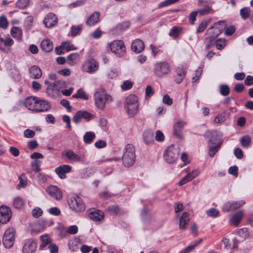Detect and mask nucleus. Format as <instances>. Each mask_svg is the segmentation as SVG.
I'll list each match as a JSON object with an SVG mask.
<instances>
[{
    "instance_id": "f257e3e1",
    "label": "nucleus",
    "mask_w": 253,
    "mask_h": 253,
    "mask_svg": "<svg viewBox=\"0 0 253 253\" xmlns=\"http://www.w3.org/2000/svg\"><path fill=\"white\" fill-rule=\"evenodd\" d=\"M94 101L96 107L100 110H103L107 103L112 101V97L107 94L103 88L98 89L94 94Z\"/></svg>"
},
{
    "instance_id": "f03ea898",
    "label": "nucleus",
    "mask_w": 253,
    "mask_h": 253,
    "mask_svg": "<svg viewBox=\"0 0 253 253\" xmlns=\"http://www.w3.org/2000/svg\"><path fill=\"white\" fill-rule=\"evenodd\" d=\"M125 108L130 117H133L139 109L138 98L133 94L129 95L126 99Z\"/></svg>"
},
{
    "instance_id": "7ed1b4c3",
    "label": "nucleus",
    "mask_w": 253,
    "mask_h": 253,
    "mask_svg": "<svg viewBox=\"0 0 253 253\" xmlns=\"http://www.w3.org/2000/svg\"><path fill=\"white\" fill-rule=\"evenodd\" d=\"M123 165L125 167L129 168L131 167L135 161V148L131 144L126 145L124 149L122 157Z\"/></svg>"
},
{
    "instance_id": "20e7f679",
    "label": "nucleus",
    "mask_w": 253,
    "mask_h": 253,
    "mask_svg": "<svg viewBox=\"0 0 253 253\" xmlns=\"http://www.w3.org/2000/svg\"><path fill=\"white\" fill-rule=\"evenodd\" d=\"M107 48L120 57H123L126 53V47L124 42L121 40H115L108 43Z\"/></svg>"
},
{
    "instance_id": "39448f33",
    "label": "nucleus",
    "mask_w": 253,
    "mask_h": 253,
    "mask_svg": "<svg viewBox=\"0 0 253 253\" xmlns=\"http://www.w3.org/2000/svg\"><path fill=\"white\" fill-rule=\"evenodd\" d=\"M68 204L70 208L75 212H82L85 209L82 199L77 195L70 197L68 200Z\"/></svg>"
},
{
    "instance_id": "423d86ee",
    "label": "nucleus",
    "mask_w": 253,
    "mask_h": 253,
    "mask_svg": "<svg viewBox=\"0 0 253 253\" xmlns=\"http://www.w3.org/2000/svg\"><path fill=\"white\" fill-rule=\"evenodd\" d=\"M179 153L180 149L178 147H175L173 145H171L164 153V159L168 163H173L177 160Z\"/></svg>"
},
{
    "instance_id": "0eeeda50",
    "label": "nucleus",
    "mask_w": 253,
    "mask_h": 253,
    "mask_svg": "<svg viewBox=\"0 0 253 253\" xmlns=\"http://www.w3.org/2000/svg\"><path fill=\"white\" fill-rule=\"evenodd\" d=\"M170 71V65L166 61L158 62L154 65L153 73L157 77H163L168 75Z\"/></svg>"
},
{
    "instance_id": "6e6552de",
    "label": "nucleus",
    "mask_w": 253,
    "mask_h": 253,
    "mask_svg": "<svg viewBox=\"0 0 253 253\" xmlns=\"http://www.w3.org/2000/svg\"><path fill=\"white\" fill-rule=\"evenodd\" d=\"M15 241V230L13 228L7 229L3 236L2 243L6 248H11Z\"/></svg>"
},
{
    "instance_id": "1a4fd4ad",
    "label": "nucleus",
    "mask_w": 253,
    "mask_h": 253,
    "mask_svg": "<svg viewBox=\"0 0 253 253\" xmlns=\"http://www.w3.org/2000/svg\"><path fill=\"white\" fill-rule=\"evenodd\" d=\"M245 204V202L244 201L228 202L223 205L222 211L224 212L233 211L240 208Z\"/></svg>"
},
{
    "instance_id": "9d476101",
    "label": "nucleus",
    "mask_w": 253,
    "mask_h": 253,
    "mask_svg": "<svg viewBox=\"0 0 253 253\" xmlns=\"http://www.w3.org/2000/svg\"><path fill=\"white\" fill-rule=\"evenodd\" d=\"M221 33L219 30L216 29L213 26H212L208 30L207 32L208 37L206 38V40H208L209 43L207 45V48H209L212 44V42L215 38Z\"/></svg>"
},
{
    "instance_id": "9b49d317",
    "label": "nucleus",
    "mask_w": 253,
    "mask_h": 253,
    "mask_svg": "<svg viewBox=\"0 0 253 253\" xmlns=\"http://www.w3.org/2000/svg\"><path fill=\"white\" fill-rule=\"evenodd\" d=\"M98 63L94 59L86 61L83 65V70L88 73H92L98 68Z\"/></svg>"
},
{
    "instance_id": "f8f14e48",
    "label": "nucleus",
    "mask_w": 253,
    "mask_h": 253,
    "mask_svg": "<svg viewBox=\"0 0 253 253\" xmlns=\"http://www.w3.org/2000/svg\"><path fill=\"white\" fill-rule=\"evenodd\" d=\"M65 159L73 162L83 163L84 162V157H81L71 150H67L63 154Z\"/></svg>"
},
{
    "instance_id": "ddd939ff",
    "label": "nucleus",
    "mask_w": 253,
    "mask_h": 253,
    "mask_svg": "<svg viewBox=\"0 0 253 253\" xmlns=\"http://www.w3.org/2000/svg\"><path fill=\"white\" fill-rule=\"evenodd\" d=\"M11 217L10 209L6 206L0 207V222L3 224L8 222Z\"/></svg>"
},
{
    "instance_id": "4468645a",
    "label": "nucleus",
    "mask_w": 253,
    "mask_h": 253,
    "mask_svg": "<svg viewBox=\"0 0 253 253\" xmlns=\"http://www.w3.org/2000/svg\"><path fill=\"white\" fill-rule=\"evenodd\" d=\"M58 22V18L55 14L49 13L45 17L43 24L46 28H51L54 27Z\"/></svg>"
},
{
    "instance_id": "2eb2a0df",
    "label": "nucleus",
    "mask_w": 253,
    "mask_h": 253,
    "mask_svg": "<svg viewBox=\"0 0 253 253\" xmlns=\"http://www.w3.org/2000/svg\"><path fill=\"white\" fill-rule=\"evenodd\" d=\"M51 108L50 104L46 100H41L38 98L35 112H43L49 110Z\"/></svg>"
},
{
    "instance_id": "dca6fc26",
    "label": "nucleus",
    "mask_w": 253,
    "mask_h": 253,
    "mask_svg": "<svg viewBox=\"0 0 253 253\" xmlns=\"http://www.w3.org/2000/svg\"><path fill=\"white\" fill-rule=\"evenodd\" d=\"M47 193L56 200H60L62 198V192L57 186L50 185L46 188Z\"/></svg>"
},
{
    "instance_id": "f3484780",
    "label": "nucleus",
    "mask_w": 253,
    "mask_h": 253,
    "mask_svg": "<svg viewBox=\"0 0 253 253\" xmlns=\"http://www.w3.org/2000/svg\"><path fill=\"white\" fill-rule=\"evenodd\" d=\"M38 97L30 96L26 98L22 101V103L28 110L35 112Z\"/></svg>"
},
{
    "instance_id": "a211bd4d",
    "label": "nucleus",
    "mask_w": 253,
    "mask_h": 253,
    "mask_svg": "<svg viewBox=\"0 0 253 253\" xmlns=\"http://www.w3.org/2000/svg\"><path fill=\"white\" fill-rule=\"evenodd\" d=\"M37 248V244L33 239H29L23 247V253H34Z\"/></svg>"
},
{
    "instance_id": "6ab92c4d",
    "label": "nucleus",
    "mask_w": 253,
    "mask_h": 253,
    "mask_svg": "<svg viewBox=\"0 0 253 253\" xmlns=\"http://www.w3.org/2000/svg\"><path fill=\"white\" fill-rule=\"evenodd\" d=\"M72 167L68 165H61L55 169V172L59 177L61 179L66 177L65 174L70 172L71 171Z\"/></svg>"
},
{
    "instance_id": "aec40b11",
    "label": "nucleus",
    "mask_w": 253,
    "mask_h": 253,
    "mask_svg": "<svg viewBox=\"0 0 253 253\" xmlns=\"http://www.w3.org/2000/svg\"><path fill=\"white\" fill-rule=\"evenodd\" d=\"M46 93L47 95L52 98H55L59 96V90L57 89L53 84H50L46 87Z\"/></svg>"
},
{
    "instance_id": "412c9836",
    "label": "nucleus",
    "mask_w": 253,
    "mask_h": 253,
    "mask_svg": "<svg viewBox=\"0 0 253 253\" xmlns=\"http://www.w3.org/2000/svg\"><path fill=\"white\" fill-rule=\"evenodd\" d=\"M243 215L244 212L242 211H239L233 214L230 218V223L235 226H238Z\"/></svg>"
},
{
    "instance_id": "4be33fe9",
    "label": "nucleus",
    "mask_w": 253,
    "mask_h": 253,
    "mask_svg": "<svg viewBox=\"0 0 253 253\" xmlns=\"http://www.w3.org/2000/svg\"><path fill=\"white\" fill-rule=\"evenodd\" d=\"M144 43L140 39L134 40L131 44V49L132 51L136 53H140L144 49Z\"/></svg>"
},
{
    "instance_id": "5701e85b",
    "label": "nucleus",
    "mask_w": 253,
    "mask_h": 253,
    "mask_svg": "<svg viewBox=\"0 0 253 253\" xmlns=\"http://www.w3.org/2000/svg\"><path fill=\"white\" fill-rule=\"evenodd\" d=\"M100 13L94 12L86 19V24L89 26H93L98 23L100 18Z\"/></svg>"
},
{
    "instance_id": "b1692460",
    "label": "nucleus",
    "mask_w": 253,
    "mask_h": 253,
    "mask_svg": "<svg viewBox=\"0 0 253 253\" xmlns=\"http://www.w3.org/2000/svg\"><path fill=\"white\" fill-rule=\"evenodd\" d=\"M143 139L144 143L149 145L154 141V133L151 130H146L143 133Z\"/></svg>"
},
{
    "instance_id": "393cba45",
    "label": "nucleus",
    "mask_w": 253,
    "mask_h": 253,
    "mask_svg": "<svg viewBox=\"0 0 253 253\" xmlns=\"http://www.w3.org/2000/svg\"><path fill=\"white\" fill-rule=\"evenodd\" d=\"M89 218L93 221H99L103 219L104 213L99 210H94L90 211L89 214Z\"/></svg>"
},
{
    "instance_id": "a878e982",
    "label": "nucleus",
    "mask_w": 253,
    "mask_h": 253,
    "mask_svg": "<svg viewBox=\"0 0 253 253\" xmlns=\"http://www.w3.org/2000/svg\"><path fill=\"white\" fill-rule=\"evenodd\" d=\"M67 63L70 66H74L80 61V55L78 53H73L67 56Z\"/></svg>"
},
{
    "instance_id": "bb28decb",
    "label": "nucleus",
    "mask_w": 253,
    "mask_h": 253,
    "mask_svg": "<svg viewBox=\"0 0 253 253\" xmlns=\"http://www.w3.org/2000/svg\"><path fill=\"white\" fill-rule=\"evenodd\" d=\"M185 123L182 121L177 122L173 126L174 135L178 137H181V132Z\"/></svg>"
},
{
    "instance_id": "cd10ccee",
    "label": "nucleus",
    "mask_w": 253,
    "mask_h": 253,
    "mask_svg": "<svg viewBox=\"0 0 253 253\" xmlns=\"http://www.w3.org/2000/svg\"><path fill=\"white\" fill-rule=\"evenodd\" d=\"M189 213L185 212L183 213L179 219V228L181 229H186V225L189 222Z\"/></svg>"
},
{
    "instance_id": "c85d7f7f",
    "label": "nucleus",
    "mask_w": 253,
    "mask_h": 253,
    "mask_svg": "<svg viewBox=\"0 0 253 253\" xmlns=\"http://www.w3.org/2000/svg\"><path fill=\"white\" fill-rule=\"evenodd\" d=\"M41 47L45 52H49L52 50L53 46L52 42L47 39H45L42 42Z\"/></svg>"
},
{
    "instance_id": "c756f323",
    "label": "nucleus",
    "mask_w": 253,
    "mask_h": 253,
    "mask_svg": "<svg viewBox=\"0 0 253 253\" xmlns=\"http://www.w3.org/2000/svg\"><path fill=\"white\" fill-rule=\"evenodd\" d=\"M14 43L13 40L9 36L7 37L5 39L0 37V48L2 50L4 49V46H10Z\"/></svg>"
},
{
    "instance_id": "7c9ffc66",
    "label": "nucleus",
    "mask_w": 253,
    "mask_h": 253,
    "mask_svg": "<svg viewBox=\"0 0 253 253\" xmlns=\"http://www.w3.org/2000/svg\"><path fill=\"white\" fill-rule=\"evenodd\" d=\"M12 37L18 41H20L22 36V30L17 27H13L10 30Z\"/></svg>"
},
{
    "instance_id": "2f4dec72",
    "label": "nucleus",
    "mask_w": 253,
    "mask_h": 253,
    "mask_svg": "<svg viewBox=\"0 0 253 253\" xmlns=\"http://www.w3.org/2000/svg\"><path fill=\"white\" fill-rule=\"evenodd\" d=\"M30 73L31 76L35 79H39L42 76V71L37 66L34 65L30 69Z\"/></svg>"
},
{
    "instance_id": "473e14b6",
    "label": "nucleus",
    "mask_w": 253,
    "mask_h": 253,
    "mask_svg": "<svg viewBox=\"0 0 253 253\" xmlns=\"http://www.w3.org/2000/svg\"><path fill=\"white\" fill-rule=\"evenodd\" d=\"M25 204V200L20 197H17L13 200V205L14 207L16 209H21L23 207Z\"/></svg>"
},
{
    "instance_id": "72a5a7b5",
    "label": "nucleus",
    "mask_w": 253,
    "mask_h": 253,
    "mask_svg": "<svg viewBox=\"0 0 253 253\" xmlns=\"http://www.w3.org/2000/svg\"><path fill=\"white\" fill-rule=\"evenodd\" d=\"M129 26L130 23L128 22H124L118 24L116 27V29L118 33L120 34L127 29Z\"/></svg>"
},
{
    "instance_id": "f704fd0d",
    "label": "nucleus",
    "mask_w": 253,
    "mask_h": 253,
    "mask_svg": "<svg viewBox=\"0 0 253 253\" xmlns=\"http://www.w3.org/2000/svg\"><path fill=\"white\" fill-rule=\"evenodd\" d=\"M95 137V134L93 132H86L84 136V141L85 143H90Z\"/></svg>"
},
{
    "instance_id": "c9c22d12",
    "label": "nucleus",
    "mask_w": 253,
    "mask_h": 253,
    "mask_svg": "<svg viewBox=\"0 0 253 253\" xmlns=\"http://www.w3.org/2000/svg\"><path fill=\"white\" fill-rule=\"evenodd\" d=\"M182 29L181 28L174 26L170 30L169 35L173 39H176L178 37Z\"/></svg>"
},
{
    "instance_id": "e433bc0d",
    "label": "nucleus",
    "mask_w": 253,
    "mask_h": 253,
    "mask_svg": "<svg viewBox=\"0 0 253 253\" xmlns=\"http://www.w3.org/2000/svg\"><path fill=\"white\" fill-rule=\"evenodd\" d=\"M221 143H219L215 146L209 145V154L210 157H212L214 156L215 154L218 151L220 147Z\"/></svg>"
},
{
    "instance_id": "4c0bfd02",
    "label": "nucleus",
    "mask_w": 253,
    "mask_h": 253,
    "mask_svg": "<svg viewBox=\"0 0 253 253\" xmlns=\"http://www.w3.org/2000/svg\"><path fill=\"white\" fill-rule=\"evenodd\" d=\"M201 15H205L211 13L212 12L211 8L208 5H204V8L199 9L197 11Z\"/></svg>"
},
{
    "instance_id": "58836bf2",
    "label": "nucleus",
    "mask_w": 253,
    "mask_h": 253,
    "mask_svg": "<svg viewBox=\"0 0 253 253\" xmlns=\"http://www.w3.org/2000/svg\"><path fill=\"white\" fill-rule=\"evenodd\" d=\"M72 97L76 98H82L84 100H87L88 98L85 92L81 89H79L77 93L74 94Z\"/></svg>"
},
{
    "instance_id": "ea45409f",
    "label": "nucleus",
    "mask_w": 253,
    "mask_h": 253,
    "mask_svg": "<svg viewBox=\"0 0 253 253\" xmlns=\"http://www.w3.org/2000/svg\"><path fill=\"white\" fill-rule=\"evenodd\" d=\"M200 173V171L197 169H194L190 172H188L187 174H186L187 177H188L189 181H191L194 178L198 176Z\"/></svg>"
},
{
    "instance_id": "a19ab883",
    "label": "nucleus",
    "mask_w": 253,
    "mask_h": 253,
    "mask_svg": "<svg viewBox=\"0 0 253 253\" xmlns=\"http://www.w3.org/2000/svg\"><path fill=\"white\" fill-rule=\"evenodd\" d=\"M250 13V9L247 7L242 8L240 11L241 16L244 19H246L249 17Z\"/></svg>"
},
{
    "instance_id": "79ce46f5",
    "label": "nucleus",
    "mask_w": 253,
    "mask_h": 253,
    "mask_svg": "<svg viewBox=\"0 0 253 253\" xmlns=\"http://www.w3.org/2000/svg\"><path fill=\"white\" fill-rule=\"evenodd\" d=\"M29 0H18L16 2V6L20 9H24L29 5Z\"/></svg>"
},
{
    "instance_id": "37998d69",
    "label": "nucleus",
    "mask_w": 253,
    "mask_h": 253,
    "mask_svg": "<svg viewBox=\"0 0 253 253\" xmlns=\"http://www.w3.org/2000/svg\"><path fill=\"white\" fill-rule=\"evenodd\" d=\"M8 22L4 15L0 17V28L5 30L7 28Z\"/></svg>"
},
{
    "instance_id": "c03bdc74",
    "label": "nucleus",
    "mask_w": 253,
    "mask_h": 253,
    "mask_svg": "<svg viewBox=\"0 0 253 253\" xmlns=\"http://www.w3.org/2000/svg\"><path fill=\"white\" fill-rule=\"evenodd\" d=\"M41 240L42 241V244L40 246V249L45 247L50 242V238L48 235L42 236L41 237Z\"/></svg>"
},
{
    "instance_id": "a18cd8bd",
    "label": "nucleus",
    "mask_w": 253,
    "mask_h": 253,
    "mask_svg": "<svg viewBox=\"0 0 253 253\" xmlns=\"http://www.w3.org/2000/svg\"><path fill=\"white\" fill-rule=\"evenodd\" d=\"M61 47L68 51L75 50L76 49L75 46L69 42H63Z\"/></svg>"
},
{
    "instance_id": "49530a36",
    "label": "nucleus",
    "mask_w": 253,
    "mask_h": 253,
    "mask_svg": "<svg viewBox=\"0 0 253 253\" xmlns=\"http://www.w3.org/2000/svg\"><path fill=\"white\" fill-rule=\"evenodd\" d=\"M251 142V138L247 135L242 137L241 139V143L244 147H248Z\"/></svg>"
},
{
    "instance_id": "de8ad7c7",
    "label": "nucleus",
    "mask_w": 253,
    "mask_h": 253,
    "mask_svg": "<svg viewBox=\"0 0 253 253\" xmlns=\"http://www.w3.org/2000/svg\"><path fill=\"white\" fill-rule=\"evenodd\" d=\"M206 213L209 216L216 217L219 215V211L214 208H211L206 211Z\"/></svg>"
},
{
    "instance_id": "09e8293b",
    "label": "nucleus",
    "mask_w": 253,
    "mask_h": 253,
    "mask_svg": "<svg viewBox=\"0 0 253 253\" xmlns=\"http://www.w3.org/2000/svg\"><path fill=\"white\" fill-rule=\"evenodd\" d=\"M41 164L42 162L39 160H34L31 162V166L35 169L36 172H39L40 171Z\"/></svg>"
},
{
    "instance_id": "8fccbe9b",
    "label": "nucleus",
    "mask_w": 253,
    "mask_h": 253,
    "mask_svg": "<svg viewBox=\"0 0 253 253\" xmlns=\"http://www.w3.org/2000/svg\"><path fill=\"white\" fill-rule=\"evenodd\" d=\"M220 92L223 96H227L230 92V90L228 86L226 84H222L220 85Z\"/></svg>"
},
{
    "instance_id": "3c124183",
    "label": "nucleus",
    "mask_w": 253,
    "mask_h": 253,
    "mask_svg": "<svg viewBox=\"0 0 253 253\" xmlns=\"http://www.w3.org/2000/svg\"><path fill=\"white\" fill-rule=\"evenodd\" d=\"M81 117H82V119H84L86 120V121H89L91 120L93 118V115L92 114L87 112L85 111H79Z\"/></svg>"
},
{
    "instance_id": "603ef678",
    "label": "nucleus",
    "mask_w": 253,
    "mask_h": 253,
    "mask_svg": "<svg viewBox=\"0 0 253 253\" xmlns=\"http://www.w3.org/2000/svg\"><path fill=\"white\" fill-rule=\"evenodd\" d=\"M216 29L219 30V32L221 33L225 28V23L223 21H219L214 23L213 26Z\"/></svg>"
},
{
    "instance_id": "864d4df0",
    "label": "nucleus",
    "mask_w": 253,
    "mask_h": 253,
    "mask_svg": "<svg viewBox=\"0 0 253 253\" xmlns=\"http://www.w3.org/2000/svg\"><path fill=\"white\" fill-rule=\"evenodd\" d=\"M238 234L243 239H246L249 235L248 230L246 228L240 229L238 231Z\"/></svg>"
},
{
    "instance_id": "5fc2aeb1",
    "label": "nucleus",
    "mask_w": 253,
    "mask_h": 253,
    "mask_svg": "<svg viewBox=\"0 0 253 253\" xmlns=\"http://www.w3.org/2000/svg\"><path fill=\"white\" fill-rule=\"evenodd\" d=\"M226 120V116L223 114H220L215 117L214 122L215 123H221L225 122Z\"/></svg>"
},
{
    "instance_id": "6e6d98bb",
    "label": "nucleus",
    "mask_w": 253,
    "mask_h": 253,
    "mask_svg": "<svg viewBox=\"0 0 253 253\" xmlns=\"http://www.w3.org/2000/svg\"><path fill=\"white\" fill-rule=\"evenodd\" d=\"M198 14V12L194 11L190 13L189 16V22L192 24L194 25L195 21L196 20V16Z\"/></svg>"
},
{
    "instance_id": "4d7b16f0",
    "label": "nucleus",
    "mask_w": 253,
    "mask_h": 253,
    "mask_svg": "<svg viewBox=\"0 0 253 253\" xmlns=\"http://www.w3.org/2000/svg\"><path fill=\"white\" fill-rule=\"evenodd\" d=\"M53 84L59 90L66 87V83L63 81H55L53 83Z\"/></svg>"
},
{
    "instance_id": "13d9d810",
    "label": "nucleus",
    "mask_w": 253,
    "mask_h": 253,
    "mask_svg": "<svg viewBox=\"0 0 253 253\" xmlns=\"http://www.w3.org/2000/svg\"><path fill=\"white\" fill-rule=\"evenodd\" d=\"M208 22L204 20L200 24L198 28L197 29V32L198 33H202L203 32L205 29L207 28L208 26Z\"/></svg>"
},
{
    "instance_id": "bf43d9fd",
    "label": "nucleus",
    "mask_w": 253,
    "mask_h": 253,
    "mask_svg": "<svg viewBox=\"0 0 253 253\" xmlns=\"http://www.w3.org/2000/svg\"><path fill=\"white\" fill-rule=\"evenodd\" d=\"M132 83L130 81H126L121 85L123 90H126L130 89L132 87Z\"/></svg>"
},
{
    "instance_id": "052dcab7",
    "label": "nucleus",
    "mask_w": 253,
    "mask_h": 253,
    "mask_svg": "<svg viewBox=\"0 0 253 253\" xmlns=\"http://www.w3.org/2000/svg\"><path fill=\"white\" fill-rule=\"evenodd\" d=\"M42 214V210L39 208H36L32 211V215L35 218H38Z\"/></svg>"
},
{
    "instance_id": "680f3d73",
    "label": "nucleus",
    "mask_w": 253,
    "mask_h": 253,
    "mask_svg": "<svg viewBox=\"0 0 253 253\" xmlns=\"http://www.w3.org/2000/svg\"><path fill=\"white\" fill-rule=\"evenodd\" d=\"M165 139V136L163 132L160 130H157L156 132L155 139L157 141H163Z\"/></svg>"
},
{
    "instance_id": "e2e57ef3",
    "label": "nucleus",
    "mask_w": 253,
    "mask_h": 253,
    "mask_svg": "<svg viewBox=\"0 0 253 253\" xmlns=\"http://www.w3.org/2000/svg\"><path fill=\"white\" fill-rule=\"evenodd\" d=\"M82 28V25H78L77 26H72L71 28L72 35L76 36L77 34L81 30Z\"/></svg>"
},
{
    "instance_id": "0e129e2a",
    "label": "nucleus",
    "mask_w": 253,
    "mask_h": 253,
    "mask_svg": "<svg viewBox=\"0 0 253 253\" xmlns=\"http://www.w3.org/2000/svg\"><path fill=\"white\" fill-rule=\"evenodd\" d=\"M215 45H216V48L218 49L221 50L225 47V42L224 41L222 40L221 39H219L216 41Z\"/></svg>"
},
{
    "instance_id": "69168bd1",
    "label": "nucleus",
    "mask_w": 253,
    "mask_h": 253,
    "mask_svg": "<svg viewBox=\"0 0 253 253\" xmlns=\"http://www.w3.org/2000/svg\"><path fill=\"white\" fill-rule=\"evenodd\" d=\"M24 136L26 138H32L35 135V132L31 129H26L24 132Z\"/></svg>"
},
{
    "instance_id": "338daca9",
    "label": "nucleus",
    "mask_w": 253,
    "mask_h": 253,
    "mask_svg": "<svg viewBox=\"0 0 253 253\" xmlns=\"http://www.w3.org/2000/svg\"><path fill=\"white\" fill-rule=\"evenodd\" d=\"M102 34V31L100 29H97L94 32L91 33L90 36L94 39H98L101 37Z\"/></svg>"
},
{
    "instance_id": "774afa93",
    "label": "nucleus",
    "mask_w": 253,
    "mask_h": 253,
    "mask_svg": "<svg viewBox=\"0 0 253 253\" xmlns=\"http://www.w3.org/2000/svg\"><path fill=\"white\" fill-rule=\"evenodd\" d=\"M48 248L50 252V253H58V247L54 244H50Z\"/></svg>"
}]
</instances>
